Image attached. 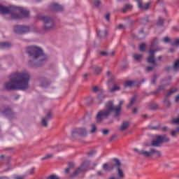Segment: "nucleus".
Listing matches in <instances>:
<instances>
[{
    "label": "nucleus",
    "instance_id": "26",
    "mask_svg": "<svg viewBox=\"0 0 179 179\" xmlns=\"http://www.w3.org/2000/svg\"><path fill=\"white\" fill-rule=\"evenodd\" d=\"M166 89V85H161L159 86L156 91L152 92V94H157L160 92V90H164Z\"/></svg>",
    "mask_w": 179,
    "mask_h": 179
},
{
    "label": "nucleus",
    "instance_id": "47",
    "mask_svg": "<svg viewBox=\"0 0 179 179\" xmlns=\"http://www.w3.org/2000/svg\"><path fill=\"white\" fill-rule=\"evenodd\" d=\"M116 29L121 30V29H124V25L122 24H120L116 27Z\"/></svg>",
    "mask_w": 179,
    "mask_h": 179
},
{
    "label": "nucleus",
    "instance_id": "4",
    "mask_svg": "<svg viewBox=\"0 0 179 179\" xmlns=\"http://www.w3.org/2000/svg\"><path fill=\"white\" fill-rule=\"evenodd\" d=\"M26 52L30 58L34 59V61H38V64L45 61V54L40 47L29 46L26 48Z\"/></svg>",
    "mask_w": 179,
    "mask_h": 179
},
{
    "label": "nucleus",
    "instance_id": "50",
    "mask_svg": "<svg viewBox=\"0 0 179 179\" xmlns=\"http://www.w3.org/2000/svg\"><path fill=\"white\" fill-rule=\"evenodd\" d=\"M98 91H99V87H97V86H94V87H92V92H98Z\"/></svg>",
    "mask_w": 179,
    "mask_h": 179
},
{
    "label": "nucleus",
    "instance_id": "55",
    "mask_svg": "<svg viewBox=\"0 0 179 179\" xmlns=\"http://www.w3.org/2000/svg\"><path fill=\"white\" fill-rule=\"evenodd\" d=\"M175 101H176V103H178V101H179V96H178V95H177V96H176Z\"/></svg>",
    "mask_w": 179,
    "mask_h": 179
},
{
    "label": "nucleus",
    "instance_id": "17",
    "mask_svg": "<svg viewBox=\"0 0 179 179\" xmlns=\"http://www.w3.org/2000/svg\"><path fill=\"white\" fill-rule=\"evenodd\" d=\"M113 162H115V164L113 165H111L113 169H116V170H117L118 169H121V162L120 161V159L114 158Z\"/></svg>",
    "mask_w": 179,
    "mask_h": 179
},
{
    "label": "nucleus",
    "instance_id": "28",
    "mask_svg": "<svg viewBox=\"0 0 179 179\" xmlns=\"http://www.w3.org/2000/svg\"><path fill=\"white\" fill-rule=\"evenodd\" d=\"M173 69L175 71H177L179 70V59L176 60L173 64Z\"/></svg>",
    "mask_w": 179,
    "mask_h": 179
},
{
    "label": "nucleus",
    "instance_id": "61",
    "mask_svg": "<svg viewBox=\"0 0 179 179\" xmlns=\"http://www.w3.org/2000/svg\"><path fill=\"white\" fill-rule=\"evenodd\" d=\"M70 170H71L70 168L66 169H65V173H69V171H70Z\"/></svg>",
    "mask_w": 179,
    "mask_h": 179
},
{
    "label": "nucleus",
    "instance_id": "18",
    "mask_svg": "<svg viewBox=\"0 0 179 179\" xmlns=\"http://www.w3.org/2000/svg\"><path fill=\"white\" fill-rule=\"evenodd\" d=\"M116 170L117 178L120 179H124L125 178V174H124V171H122V169L118 168V169Z\"/></svg>",
    "mask_w": 179,
    "mask_h": 179
},
{
    "label": "nucleus",
    "instance_id": "63",
    "mask_svg": "<svg viewBox=\"0 0 179 179\" xmlns=\"http://www.w3.org/2000/svg\"><path fill=\"white\" fill-rule=\"evenodd\" d=\"M176 134H179V127H177L176 129H175Z\"/></svg>",
    "mask_w": 179,
    "mask_h": 179
},
{
    "label": "nucleus",
    "instance_id": "3",
    "mask_svg": "<svg viewBox=\"0 0 179 179\" xmlns=\"http://www.w3.org/2000/svg\"><path fill=\"white\" fill-rule=\"evenodd\" d=\"M0 13L1 15H11L12 19L17 20L23 19V17H29L30 11L22 7L15 6L6 7L0 4Z\"/></svg>",
    "mask_w": 179,
    "mask_h": 179
},
{
    "label": "nucleus",
    "instance_id": "24",
    "mask_svg": "<svg viewBox=\"0 0 179 179\" xmlns=\"http://www.w3.org/2000/svg\"><path fill=\"white\" fill-rule=\"evenodd\" d=\"M131 9H132V5L126 4L122 8V12L125 13V12H128V10H131Z\"/></svg>",
    "mask_w": 179,
    "mask_h": 179
},
{
    "label": "nucleus",
    "instance_id": "9",
    "mask_svg": "<svg viewBox=\"0 0 179 179\" xmlns=\"http://www.w3.org/2000/svg\"><path fill=\"white\" fill-rule=\"evenodd\" d=\"M0 114H2L4 117L7 118H13L15 117V113L12 111V109L8 106H1L0 108Z\"/></svg>",
    "mask_w": 179,
    "mask_h": 179
},
{
    "label": "nucleus",
    "instance_id": "41",
    "mask_svg": "<svg viewBox=\"0 0 179 179\" xmlns=\"http://www.w3.org/2000/svg\"><path fill=\"white\" fill-rule=\"evenodd\" d=\"M172 123L175 125H179V117L173 119Z\"/></svg>",
    "mask_w": 179,
    "mask_h": 179
},
{
    "label": "nucleus",
    "instance_id": "45",
    "mask_svg": "<svg viewBox=\"0 0 179 179\" xmlns=\"http://www.w3.org/2000/svg\"><path fill=\"white\" fill-rule=\"evenodd\" d=\"M94 6H95L96 8H99V6H100V1H99V0H95V1H94Z\"/></svg>",
    "mask_w": 179,
    "mask_h": 179
},
{
    "label": "nucleus",
    "instance_id": "25",
    "mask_svg": "<svg viewBox=\"0 0 179 179\" xmlns=\"http://www.w3.org/2000/svg\"><path fill=\"white\" fill-rule=\"evenodd\" d=\"M135 101H136V96H133L130 99V102H129V105L127 106V108H131V107H132V106H134V104H135Z\"/></svg>",
    "mask_w": 179,
    "mask_h": 179
},
{
    "label": "nucleus",
    "instance_id": "51",
    "mask_svg": "<svg viewBox=\"0 0 179 179\" xmlns=\"http://www.w3.org/2000/svg\"><path fill=\"white\" fill-rule=\"evenodd\" d=\"M176 134L177 133H176V130H173L171 131V136H176Z\"/></svg>",
    "mask_w": 179,
    "mask_h": 179
},
{
    "label": "nucleus",
    "instance_id": "22",
    "mask_svg": "<svg viewBox=\"0 0 179 179\" xmlns=\"http://www.w3.org/2000/svg\"><path fill=\"white\" fill-rule=\"evenodd\" d=\"M129 127V122H123L122 125L120 127V131H125Z\"/></svg>",
    "mask_w": 179,
    "mask_h": 179
},
{
    "label": "nucleus",
    "instance_id": "40",
    "mask_svg": "<svg viewBox=\"0 0 179 179\" xmlns=\"http://www.w3.org/2000/svg\"><path fill=\"white\" fill-rule=\"evenodd\" d=\"M155 66H154V65H153V66H147V67L145 68V71H146L147 72H150V71H153V69H155Z\"/></svg>",
    "mask_w": 179,
    "mask_h": 179
},
{
    "label": "nucleus",
    "instance_id": "35",
    "mask_svg": "<svg viewBox=\"0 0 179 179\" xmlns=\"http://www.w3.org/2000/svg\"><path fill=\"white\" fill-rule=\"evenodd\" d=\"M53 155L52 154H48L45 157L41 158V160H47V159H51L52 158Z\"/></svg>",
    "mask_w": 179,
    "mask_h": 179
},
{
    "label": "nucleus",
    "instance_id": "43",
    "mask_svg": "<svg viewBox=\"0 0 179 179\" xmlns=\"http://www.w3.org/2000/svg\"><path fill=\"white\" fill-rule=\"evenodd\" d=\"M48 179H59V178L57 176L52 175L48 177Z\"/></svg>",
    "mask_w": 179,
    "mask_h": 179
},
{
    "label": "nucleus",
    "instance_id": "48",
    "mask_svg": "<svg viewBox=\"0 0 179 179\" xmlns=\"http://www.w3.org/2000/svg\"><path fill=\"white\" fill-rule=\"evenodd\" d=\"M164 43H170V38H169L168 36H166L164 38Z\"/></svg>",
    "mask_w": 179,
    "mask_h": 179
},
{
    "label": "nucleus",
    "instance_id": "34",
    "mask_svg": "<svg viewBox=\"0 0 179 179\" xmlns=\"http://www.w3.org/2000/svg\"><path fill=\"white\" fill-rule=\"evenodd\" d=\"M145 47H146V45L145 43H141L139 48L140 51L141 52H145V51H146V50L145 49Z\"/></svg>",
    "mask_w": 179,
    "mask_h": 179
},
{
    "label": "nucleus",
    "instance_id": "44",
    "mask_svg": "<svg viewBox=\"0 0 179 179\" xmlns=\"http://www.w3.org/2000/svg\"><path fill=\"white\" fill-rule=\"evenodd\" d=\"M143 23H149V17H145L143 18Z\"/></svg>",
    "mask_w": 179,
    "mask_h": 179
},
{
    "label": "nucleus",
    "instance_id": "10",
    "mask_svg": "<svg viewBox=\"0 0 179 179\" xmlns=\"http://www.w3.org/2000/svg\"><path fill=\"white\" fill-rule=\"evenodd\" d=\"M13 31L17 34H26L30 33V27L26 25H16L14 27Z\"/></svg>",
    "mask_w": 179,
    "mask_h": 179
},
{
    "label": "nucleus",
    "instance_id": "32",
    "mask_svg": "<svg viewBox=\"0 0 179 179\" xmlns=\"http://www.w3.org/2000/svg\"><path fill=\"white\" fill-rule=\"evenodd\" d=\"M176 92H177V89H172L170 91H169L166 95V97H170L171 94H173V93H176Z\"/></svg>",
    "mask_w": 179,
    "mask_h": 179
},
{
    "label": "nucleus",
    "instance_id": "6",
    "mask_svg": "<svg viewBox=\"0 0 179 179\" xmlns=\"http://www.w3.org/2000/svg\"><path fill=\"white\" fill-rule=\"evenodd\" d=\"M134 150L137 153V155H141L144 157H150V156H153V155H155L157 157H160V156H162L160 151L156 149H150V151H145L143 150H139L138 148H134Z\"/></svg>",
    "mask_w": 179,
    "mask_h": 179
},
{
    "label": "nucleus",
    "instance_id": "62",
    "mask_svg": "<svg viewBox=\"0 0 179 179\" xmlns=\"http://www.w3.org/2000/svg\"><path fill=\"white\" fill-rule=\"evenodd\" d=\"M168 129V127H162V131H166Z\"/></svg>",
    "mask_w": 179,
    "mask_h": 179
},
{
    "label": "nucleus",
    "instance_id": "27",
    "mask_svg": "<svg viewBox=\"0 0 179 179\" xmlns=\"http://www.w3.org/2000/svg\"><path fill=\"white\" fill-rule=\"evenodd\" d=\"M120 89V87L117 84H114L113 87L110 90V93H114V92H118Z\"/></svg>",
    "mask_w": 179,
    "mask_h": 179
},
{
    "label": "nucleus",
    "instance_id": "42",
    "mask_svg": "<svg viewBox=\"0 0 179 179\" xmlns=\"http://www.w3.org/2000/svg\"><path fill=\"white\" fill-rule=\"evenodd\" d=\"M157 79V76L155 74L153 76V79L151 81L152 85H155L156 83Z\"/></svg>",
    "mask_w": 179,
    "mask_h": 179
},
{
    "label": "nucleus",
    "instance_id": "23",
    "mask_svg": "<svg viewBox=\"0 0 179 179\" xmlns=\"http://www.w3.org/2000/svg\"><path fill=\"white\" fill-rule=\"evenodd\" d=\"M10 43L8 42L0 43V48H10Z\"/></svg>",
    "mask_w": 179,
    "mask_h": 179
},
{
    "label": "nucleus",
    "instance_id": "16",
    "mask_svg": "<svg viewBox=\"0 0 179 179\" xmlns=\"http://www.w3.org/2000/svg\"><path fill=\"white\" fill-rule=\"evenodd\" d=\"M136 86V80H127L124 83V87H132Z\"/></svg>",
    "mask_w": 179,
    "mask_h": 179
},
{
    "label": "nucleus",
    "instance_id": "36",
    "mask_svg": "<svg viewBox=\"0 0 179 179\" xmlns=\"http://www.w3.org/2000/svg\"><path fill=\"white\" fill-rule=\"evenodd\" d=\"M91 134H94V132H96V131L97 130V127H96V124H92L91 125Z\"/></svg>",
    "mask_w": 179,
    "mask_h": 179
},
{
    "label": "nucleus",
    "instance_id": "60",
    "mask_svg": "<svg viewBox=\"0 0 179 179\" xmlns=\"http://www.w3.org/2000/svg\"><path fill=\"white\" fill-rule=\"evenodd\" d=\"M92 155H94V152L91 151L88 153V156H92Z\"/></svg>",
    "mask_w": 179,
    "mask_h": 179
},
{
    "label": "nucleus",
    "instance_id": "15",
    "mask_svg": "<svg viewBox=\"0 0 179 179\" xmlns=\"http://www.w3.org/2000/svg\"><path fill=\"white\" fill-rule=\"evenodd\" d=\"M50 9L53 12H61L64 9V8L62 7V6L58 3H52L50 6Z\"/></svg>",
    "mask_w": 179,
    "mask_h": 179
},
{
    "label": "nucleus",
    "instance_id": "64",
    "mask_svg": "<svg viewBox=\"0 0 179 179\" xmlns=\"http://www.w3.org/2000/svg\"><path fill=\"white\" fill-rule=\"evenodd\" d=\"M0 179H9V178L6 176H3V177H1Z\"/></svg>",
    "mask_w": 179,
    "mask_h": 179
},
{
    "label": "nucleus",
    "instance_id": "58",
    "mask_svg": "<svg viewBox=\"0 0 179 179\" xmlns=\"http://www.w3.org/2000/svg\"><path fill=\"white\" fill-rule=\"evenodd\" d=\"M101 55H108V53L106 52H101Z\"/></svg>",
    "mask_w": 179,
    "mask_h": 179
},
{
    "label": "nucleus",
    "instance_id": "46",
    "mask_svg": "<svg viewBox=\"0 0 179 179\" xmlns=\"http://www.w3.org/2000/svg\"><path fill=\"white\" fill-rule=\"evenodd\" d=\"M108 133H109L108 129H103L102 130L103 135H108Z\"/></svg>",
    "mask_w": 179,
    "mask_h": 179
},
{
    "label": "nucleus",
    "instance_id": "38",
    "mask_svg": "<svg viewBox=\"0 0 179 179\" xmlns=\"http://www.w3.org/2000/svg\"><path fill=\"white\" fill-rule=\"evenodd\" d=\"M171 45L173 47L178 46L179 45V38L178 39H176L173 43H171Z\"/></svg>",
    "mask_w": 179,
    "mask_h": 179
},
{
    "label": "nucleus",
    "instance_id": "59",
    "mask_svg": "<svg viewBox=\"0 0 179 179\" xmlns=\"http://www.w3.org/2000/svg\"><path fill=\"white\" fill-rule=\"evenodd\" d=\"M97 176H103V172H101V171H99L97 172Z\"/></svg>",
    "mask_w": 179,
    "mask_h": 179
},
{
    "label": "nucleus",
    "instance_id": "8",
    "mask_svg": "<svg viewBox=\"0 0 179 179\" xmlns=\"http://www.w3.org/2000/svg\"><path fill=\"white\" fill-rule=\"evenodd\" d=\"M164 142H170V138H169L166 135L157 136V140L152 141V143H150V146L159 148L161 143H163Z\"/></svg>",
    "mask_w": 179,
    "mask_h": 179
},
{
    "label": "nucleus",
    "instance_id": "31",
    "mask_svg": "<svg viewBox=\"0 0 179 179\" xmlns=\"http://www.w3.org/2000/svg\"><path fill=\"white\" fill-rule=\"evenodd\" d=\"M103 35L104 36L107 35V31H97V36L98 37H99V38H101V37H103Z\"/></svg>",
    "mask_w": 179,
    "mask_h": 179
},
{
    "label": "nucleus",
    "instance_id": "39",
    "mask_svg": "<svg viewBox=\"0 0 179 179\" xmlns=\"http://www.w3.org/2000/svg\"><path fill=\"white\" fill-rule=\"evenodd\" d=\"M150 107H151L152 110H157V107H159V106L156 103H151Z\"/></svg>",
    "mask_w": 179,
    "mask_h": 179
},
{
    "label": "nucleus",
    "instance_id": "30",
    "mask_svg": "<svg viewBox=\"0 0 179 179\" xmlns=\"http://www.w3.org/2000/svg\"><path fill=\"white\" fill-rule=\"evenodd\" d=\"M134 59L135 61H141L142 59V55L140 54H134L133 55Z\"/></svg>",
    "mask_w": 179,
    "mask_h": 179
},
{
    "label": "nucleus",
    "instance_id": "21",
    "mask_svg": "<svg viewBox=\"0 0 179 179\" xmlns=\"http://www.w3.org/2000/svg\"><path fill=\"white\" fill-rule=\"evenodd\" d=\"M92 69L95 73V75H99V73H101L102 69L99 66H93Z\"/></svg>",
    "mask_w": 179,
    "mask_h": 179
},
{
    "label": "nucleus",
    "instance_id": "37",
    "mask_svg": "<svg viewBox=\"0 0 179 179\" xmlns=\"http://www.w3.org/2000/svg\"><path fill=\"white\" fill-rule=\"evenodd\" d=\"M35 170H36V168H31V169H29V171L27 172V175L31 176V174H34Z\"/></svg>",
    "mask_w": 179,
    "mask_h": 179
},
{
    "label": "nucleus",
    "instance_id": "2",
    "mask_svg": "<svg viewBox=\"0 0 179 179\" xmlns=\"http://www.w3.org/2000/svg\"><path fill=\"white\" fill-rule=\"evenodd\" d=\"M122 104L124 101H120L119 106H115L112 101H109L106 103L105 108L98 112L96 117L97 122H101L103 120L108 118L113 111L115 112V117H120Z\"/></svg>",
    "mask_w": 179,
    "mask_h": 179
},
{
    "label": "nucleus",
    "instance_id": "52",
    "mask_svg": "<svg viewBox=\"0 0 179 179\" xmlns=\"http://www.w3.org/2000/svg\"><path fill=\"white\" fill-rule=\"evenodd\" d=\"M105 18L108 22L110 20V13L106 14Z\"/></svg>",
    "mask_w": 179,
    "mask_h": 179
},
{
    "label": "nucleus",
    "instance_id": "29",
    "mask_svg": "<svg viewBox=\"0 0 179 179\" xmlns=\"http://www.w3.org/2000/svg\"><path fill=\"white\" fill-rule=\"evenodd\" d=\"M164 24V19L163 17H159L158 18L157 22V24L158 26H163Z\"/></svg>",
    "mask_w": 179,
    "mask_h": 179
},
{
    "label": "nucleus",
    "instance_id": "14",
    "mask_svg": "<svg viewBox=\"0 0 179 179\" xmlns=\"http://www.w3.org/2000/svg\"><path fill=\"white\" fill-rule=\"evenodd\" d=\"M52 117V113L49 112L47 114L46 117L43 118L41 120V124L43 127H47L48 126V122L50 121V120H51Z\"/></svg>",
    "mask_w": 179,
    "mask_h": 179
},
{
    "label": "nucleus",
    "instance_id": "11",
    "mask_svg": "<svg viewBox=\"0 0 179 179\" xmlns=\"http://www.w3.org/2000/svg\"><path fill=\"white\" fill-rule=\"evenodd\" d=\"M75 134H78L80 136H86L87 131L85 128H78L72 131V135L73 136Z\"/></svg>",
    "mask_w": 179,
    "mask_h": 179
},
{
    "label": "nucleus",
    "instance_id": "12",
    "mask_svg": "<svg viewBox=\"0 0 179 179\" xmlns=\"http://www.w3.org/2000/svg\"><path fill=\"white\" fill-rule=\"evenodd\" d=\"M85 171V165H82L79 168H78L71 175L69 176V178L74 179L82 173V171Z\"/></svg>",
    "mask_w": 179,
    "mask_h": 179
},
{
    "label": "nucleus",
    "instance_id": "19",
    "mask_svg": "<svg viewBox=\"0 0 179 179\" xmlns=\"http://www.w3.org/2000/svg\"><path fill=\"white\" fill-rule=\"evenodd\" d=\"M102 168L104 171H111L114 170V166H108V164L107 163L103 164Z\"/></svg>",
    "mask_w": 179,
    "mask_h": 179
},
{
    "label": "nucleus",
    "instance_id": "56",
    "mask_svg": "<svg viewBox=\"0 0 179 179\" xmlns=\"http://www.w3.org/2000/svg\"><path fill=\"white\" fill-rule=\"evenodd\" d=\"M114 54H115V52L113 51V52H111L110 53H108V55H109L110 57H113V56L114 55Z\"/></svg>",
    "mask_w": 179,
    "mask_h": 179
},
{
    "label": "nucleus",
    "instance_id": "53",
    "mask_svg": "<svg viewBox=\"0 0 179 179\" xmlns=\"http://www.w3.org/2000/svg\"><path fill=\"white\" fill-rule=\"evenodd\" d=\"M73 162H70V163H69V168H70V169H72V167H73Z\"/></svg>",
    "mask_w": 179,
    "mask_h": 179
},
{
    "label": "nucleus",
    "instance_id": "7",
    "mask_svg": "<svg viewBox=\"0 0 179 179\" xmlns=\"http://www.w3.org/2000/svg\"><path fill=\"white\" fill-rule=\"evenodd\" d=\"M41 19L44 22L43 30L45 31H50L54 29V20L51 17L41 16Z\"/></svg>",
    "mask_w": 179,
    "mask_h": 179
},
{
    "label": "nucleus",
    "instance_id": "5",
    "mask_svg": "<svg viewBox=\"0 0 179 179\" xmlns=\"http://www.w3.org/2000/svg\"><path fill=\"white\" fill-rule=\"evenodd\" d=\"M157 44H159V39H157V38H155L153 41L151 43V47L149 50L150 57L148 58V62L149 64H152L154 66H157V63L155 61V53L159 52V51H163V48L157 46ZM156 46L157 48L153 50Z\"/></svg>",
    "mask_w": 179,
    "mask_h": 179
},
{
    "label": "nucleus",
    "instance_id": "20",
    "mask_svg": "<svg viewBox=\"0 0 179 179\" xmlns=\"http://www.w3.org/2000/svg\"><path fill=\"white\" fill-rule=\"evenodd\" d=\"M39 82L41 83V87H47V86L50 85V83L48 81H46L45 78H40Z\"/></svg>",
    "mask_w": 179,
    "mask_h": 179
},
{
    "label": "nucleus",
    "instance_id": "13",
    "mask_svg": "<svg viewBox=\"0 0 179 179\" xmlns=\"http://www.w3.org/2000/svg\"><path fill=\"white\" fill-rule=\"evenodd\" d=\"M136 1H137L138 8L142 10H148L150 5H152V1H148V3L144 4V6H143L141 0H137Z\"/></svg>",
    "mask_w": 179,
    "mask_h": 179
},
{
    "label": "nucleus",
    "instance_id": "33",
    "mask_svg": "<svg viewBox=\"0 0 179 179\" xmlns=\"http://www.w3.org/2000/svg\"><path fill=\"white\" fill-rule=\"evenodd\" d=\"M164 104L166 107H170V106H171V103L170 102V100H169V99L166 98L164 100Z\"/></svg>",
    "mask_w": 179,
    "mask_h": 179
},
{
    "label": "nucleus",
    "instance_id": "57",
    "mask_svg": "<svg viewBox=\"0 0 179 179\" xmlns=\"http://www.w3.org/2000/svg\"><path fill=\"white\" fill-rule=\"evenodd\" d=\"M15 179H24V176H17Z\"/></svg>",
    "mask_w": 179,
    "mask_h": 179
},
{
    "label": "nucleus",
    "instance_id": "49",
    "mask_svg": "<svg viewBox=\"0 0 179 179\" xmlns=\"http://www.w3.org/2000/svg\"><path fill=\"white\" fill-rule=\"evenodd\" d=\"M115 138H117V135L112 136L111 138H109V142H113Z\"/></svg>",
    "mask_w": 179,
    "mask_h": 179
},
{
    "label": "nucleus",
    "instance_id": "1",
    "mask_svg": "<svg viewBox=\"0 0 179 179\" xmlns=\"http://www.w3.org/2000/svg\"><path fill=\"white\" fill-rule=\"evenodd\" d=\"M30 74L27 71L15 72L10 76V81L6 83V90H27Z\"/></svg>",
    "mask_w": 179,
    "mask_h": 179
},
{
    "label": "nucleus",
    "instance_id": "54",
    "mask_svg": "<svg viewBox=\"0 0 179 179\" xmlns=\"http://www.w3.org/2000/svg\"><path fill=\"white\" fill-rule=\"evenodd\" d=\"M138 113V109L136 108H134L133 109V114H136Z\"/></svg>",
    "mask_w": 179,
    "mask_h": 179
}]
</instances>
